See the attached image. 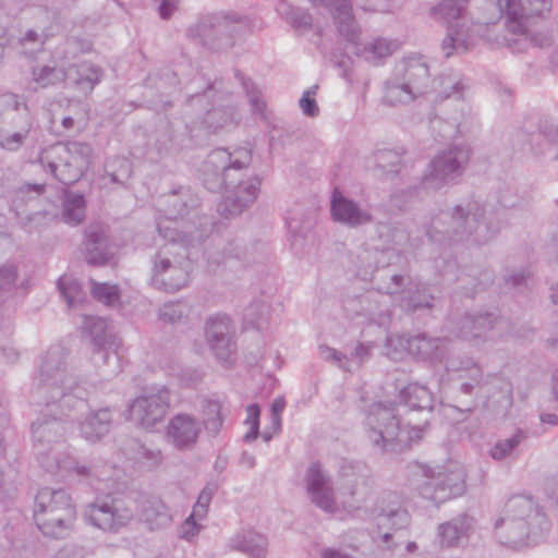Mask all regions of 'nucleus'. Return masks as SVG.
Returning <instances> with one entry per match:
<instances>
[{
	"label": "nucleus",
	"mask_w": 558,
	"mask_h": 558,
	"mask_svg": "<svg viewBox=\"0 0 558 558\" xmlns=\"http://www.w3.org/2000/svg\"><path fill=\"white\" fill-rule=\"evenodd\" d=\"M486 207L475 199H465L450 210H441L433 216L426 228L432 243L441 246L456 243L482 245L490 241L499 231Z\"/></svg>",
	"instance_id": "7ed1b4c3"
},
{
	"label": "nucleus",
	"mask_w": 558,
	"mask_h": 558,
	"mask_svg": "<svg viewBox=\"0 0 558 558\" xmlns=\"http://www.w3.org/2000/svg\"><path fill=\"white\" fill-rule=\"evenodd\" d=\"M202 525L197 520L187 517L182 523L179 532V536L186 541H192L201 531Z\"/></svg>",
	"instance_id": "338daca9"
},
{
	"label": "nucleus",
	"mask_w": 558,
	"mask_h": 558,
	"mask_svg": "<svg viewBox=\"0 0 558 558\" xmlns=\"http://www.w3.org/2000/svg\"><path fill=\"white\" fill-rule=\"evenodd\" d=\"M234 117V110L231 106H222V107H213L209 109L204 118V123L207 125L208 129L213 130L214 132L218 131L219 129L228 125L232 122Z\"/></svg>",
	"instance_id": "09e8293b"
},
{
	"label": "nucleus",
	"mask_w": 558,
	"mask_h": 558,
	"mask_svg": "<svg viewBox=\"0 0 558 558\" xmlns=\"http://www.w3.org/2000/svg\"><path fill=\"white\" fill-rule=\"evenodd\" d=\"M105 168L112 183H123L132 172L130 161L123 157H113L106 162Z\"/></svg>",
	"instance_id": "3c124183"
},
{
	"label": "nucleus",
	"mask_w": 558,
	"mask_h": 558,
	"mask_svg": "<svg viewBox=\"0 0 558 558\" xmlns=\"http://www.w3.org/2000/svg\"><path fill=\"white\" fill-rule=\"evenodd\" d=\"M526 436L522 430H517L508 438L498 439L489 449V457L495 461L514 459L520 445Z\"/></svg>",
	"instance_id": "a19ab883"
},
{
	"label": "nucleus",
	"mask_w": 558,
	"mask_h": 558,
	"mask_svg": "<svg viewBox=\"0 0 558 558\" xmlns=\"http://www.w3.org/2000/svg\"><path fill=\"white\" fill-rule=\"evenodd\" d=\"M404 155L405 150L403 148L378 149L373 156L376 175L391 177L398 174L403 167Z\"/></svg>",
	"instance_id": "72a5a7b5"
},
{
	"label": "nucleus",
	"mask_w": 558,
	"mask_h": 558,
	"mask_svg": "<svg viewBox=\"0 0 558 558\" xmlns=\"http://www.w3.org/2000/svg\"><path fill=\"white\" fill-rule=\"evenodd\" d=\"M189 281V263L187 257L170 267L163 276L156 280L153 284L158 289L168 292H174L185 287Z\"/></svg>",
	"instance_id": "4c0bfd02"
},
{
	"label": "nucleus",
	"mask_w": 558,
	"mask_h": 558,
	"mask_svg": "<svg viewBox=\"0 0 558 558\" xmlns=\"http://www.w3.org/2000/svg\"><path fill=\"white\" fill-rule=\"evenodd\" d=\"M399 78L405 81L418 95L426 92L429 83V68L421 56H412L399 61L393 70Z\"/></svg>",
	"instance_id": "bb28decb"
},
{
	"label": "nucleus",
	"mask_w": 558,
	"mask_h": 558,
	"mask_svg": "<svg viewBox=\"0 0 558 558\" xmlns=\"http://www.w3.org/2000/svg\"><path fill=\"white\" fill-rule=\"evenodd\" d=\"M133 518V512L117 501L93 504L86 513L87 521L94 526L117 532L125 526Z\"/></svg>",
	"instance_id": "4be33fe9"
},
{
	"label": "nucleus",
	"mask_w": 558,
	"mask_h": 558,
	"mask_svg": "<svg viewBox=\"0 0 558 558\" xmlns=\"http://www.w3.org/2000/svg\"><path fill=\"white\" fill-rule=\"evenodd\" d=\"M276 10L294 29L305 32L312 27V16L301 8L291 5L286 0L278 2Z\"/></svg>",
	"instance_id": "79ce46f5"
},
{
	"label": "nucleus",
	"mask_w": 558,
	"mask_h": 558,
	"mask_svg": "<svg viewBox=\"0 0 558 558\" xmlns=\"http://www.w3.org/2000/svg\"><path fill=\"white\" fill-rule=\"evenodd\" d=\"M372 493L371 478L361 468L343 466L341 470V484L339 495L344 510L359 509Z\"/></svg>",
	"instance_id": "6ab92c4d"
},
{
	"label": "nucleus",
	"mask_w": 558,
	"mask_h": 558,
	"mask_svg": "<svg viewBox=\"0 0 558 558\" xmlns=\"http://www.w3.org/2000/svg\"><path fill=\"white\" fill-rule=\"evenodd\" d=\"M29 116L27 105L17 95L12 93L0 95V128Z\"/></svg>",
	"instance_id": "e433bc0d"
},
{
	"label": "nucleus",
	"mask_w": 558,
	"mask_h": 558,
	"mask_svg": "<svg viewBox=\"0 0 558 558\" xmlns=\"http://www.w3.org/2000/svg\"><path fill=\"white\" fill-rule=\"evenodd\" d=\"M259 415L260 409L256 403L250 404L246 408L245 425L250 427L248 432L244 435L243 439L247 442L257 438L259 433Z\"/></svg>",
	"instance_id": "4d7b16f0"
},
{
	"label": "nucleus",
	"mask_w": 558,
	"mask_h": 558,
	"mask_svg": "<svg viewBox=\"0 0 558 558\" xmlns=\"http://www.w3.org/2000/svg\"><path fill=\"white\" fill-rule=\"evenodd\" d=\"M66 351L60 345L50 347L41 356L35 377L37 393L47 407L56 404L70 421H76L81 435L90 442L99 440L109 433L112 413L109 408L90 412L81 420L87 410L86 390L69 372Z\"/></svg>",
	"instance_id": "f257e3e1"
},
{
	"label": "nucleus",
	"mask_w": 558,
	"mask_h": 558,
	"mask_svg": "<svg viewBox=\"0 0 558 558\" xmlns=\"http://www.w3.org/2000/svg\"><path fill=\"white\" fill-rule=\"evenodd\" d=\"M250 27V20L238 13H217L202 17L189 28L192 38L199 39L203 46L213 50L228 48L233 45L235 34Z\"/></svg>",
	"instance_id": "ddd939ff"
},
{
	"label": "nucleus",
	"mask_w": 558,
	"mask_h": 558,
	"mask_svg": "<svg viewBox=\"0 0 558 558\" xmlns=\"http://www.w3.org/2000/svg\"><path fill=\"white\" fill-rule=\"evenodd\" d=\"M251 162L252 150L239 146L232 150L214 149L203 163L202 179L205 187L211 192L223 191L217 211L227 219L241 215L258 197L262 184L259 177L244 173Z\"/></svg>",
	"instance_id": "f03ea898"
},
{
	"label": "nucleus",
	"mask_w": 558,
	"mask_h": 558,
	"mask_svg": "<svg viewBox=\"0 0 558 558\" xmlns=\"http://www.w3.org/2000/svg\"><path fill=\"white\" fill-rule=\"evenodd\" d=\"M475 521L468 514H461L438 526V536L444 547H457L461 539L468 538L474 531Z\"/></svg>",
	"instance_id": "2f4dec72"
},
{
	"label": "nucleus",
	"mask_w": 558,
	"mask_h": 558,
	"mask_svg": "<svg viewBox=\"0 0 558 558\" xmlns=\"http://www.w3.org/2000/svg\"><path fill=\"white\" fill-rule=\"evenodd\" d=\"M470 0H441L429 9V16L439 23L447 25V34L451 26L464 23V31L470 27L468 24L469 11L466 7Z\"/></svg>",
	"instance_id": "c756f323"
},
{
	"label": "nucleus",
	"mask_w": 558,
	"mask_h": 558,
	"mask_svg": "<svg viewBox=\"0 0 558 558\" xmlns=\"http://www.w3.org/2000/svg\"><path fill=\"white\" fill-rule=\"evenodd\" d=\"M169 404L170 392L166 387L151 388L133 401L130 411L144 428H153L165 418Z\"/></svg>",
	"instance_id": "f3484780"
},
{
	"label": "nucleus",
	"mask_w": 558,
	"mask_h": 558,
	"mask_svg": "<svg viewBox=\"0 0 558 558\" xmlns=\"http://www.w3.org/2000/svg\"><path fill=\"white\" fill-rule=\"evenodd\" d=\"M472 150L466 145H450L438 151L428 162L422 177L426 191L437 192L447 185L460 182L471 159Z\"/></svg>",
	"instance_id": "f8f14e48"
},
{
	"label": "nucleus",
	"mask_w": 558,
	"mask_h": 558,
	"mask_svg": "<svg viewBox=\"0 0 558 558\" xmlns=\"http://www.w3.org/2000/svg\"><path fill=\"white\" fill-rule=\"evenodd\" d=\"M216 95L219 96V100H225L227 94L222 92V82L221 81H215L213 84L208 85V87L202 93V94H195L192 95L190 98V101L202 104L203 101H207L215 97Z\"/></svg>",
	"instance_id": "680f3d73"
},
{
	"label": "nucleus",
	"mask_w": 558,
	"mask_h": 558,
	"mask_svg": "<svg viewBox=\"0 0 558 558\" xmlns=\"http://www.w3.org/2000/svg\"><path fill=\"white\" fill-rule=\"evenodd\" d=\"M401 400L411 410H432L430 391L418 384H410L401 391Z\"/></svg>",
	"instance_id": "ea45409f"
},
{
	"label": "nucleus",
	"mask_w": 558,
	"mask_h": 558,
	"mask_svg": "<svg viewBox=\"0 0 558 558\" xmlns=\"http://www.w3.org/2000/svg\"><path fill=\"white\" fill-rule=\"evenodd\" d=\"M520 38L517 40L518 43H527L530 41L535 47L546 48L553 44V38L545 33H535L529 35L526 32L524 35H519Z\"/></svg>",
	"instance_id": "69168bd1"
},
{
	"label": "nucleus",
	"mask_w": 558,
	"mask_h": 558,
	"mask_svg": "<svg viewBox=\"0 0 558 558\" xmlns=\"http://www.w3.org/2000/svg\"><path fill=\"white\" fill-rule=\"evenodd\" d=\"M81 329L90 337L95 347L94 363L96 365L107 364L109 360H114L117 368L112 373L117 374L120 371L118 354L107 349L108 345L112 344V336L108 332L107 320L97 316L82 315Z\"/></svg>",
	"instance_id": "aec40b11"
},
{
	"label": "nucleus",
	"mask_w": 558,
	"mask_h": 558,
	"mask_svg": "<svg viewBox=\"0 0 558 558\" xmlns=\"http://www.w3.org/2000/svg\"><path fill=\"white\" fill-rule=\"evenodd\" d=\"M33 80L39 87H48L60 84L65 80V72L61 68L43 65L32 71Z\"/></svg>",
	"instance_id": "49530a36"
},
{
	"label": "nucleus",
	"mask_w": 558,
	"mask_h": 558,
	"mask_svg": "<svg viewBox=\"0 0 558 558\" xmlns=\"http://www.w3.org/2000/svg\"><path fill=\"white\" fill-rule=\"evenodd\" d=\"M287 227L289 230V233L292 238V245H296L300 240H303L306 238V231L308 230L310 226L301 227L298 222V220L293 217L287 218Z\"/></svg>",
	"instance_id": "774afa93"
},
{
	"label": "nucleus",
	"mask_w": 558,
	"mask_h": 558,
	"mask_svg": "<svg viewBox=\"0 0 558 558\" xmlns=\"http://www.w3.org/2000/svg\"><path fill=\"white\" fill-rule=\"evenodd\" d=\"M550 520L544 509L531 497H511L502 515L496 520L497 541L511 549H521L541 543L549 533Z\"/></svg>",
	"instance_id": "20e7f679"
},
{
	"label": "nucleus",
	"mask_w": 558,
	"mask_h": 558,
	"mask_svg": "<svg viewBox=\"0 0 558 558\" xmlns=\"http://www.w3.org/2000/svg\"><path fill=\"white\" fill-rule=\"evenodd\" d=\"M497 322V316L487 311L470 312L461 316L457 323L456 335L466 341L484 338Z\"/></svg>",
	"instance_id": "cd10ccee"
},
{
	"label": "nucleus",
	"mask_w": 558,
	"mask_h": 558,
	"mask_svg": "<svg viewBox=\"0 0 558 558\" xmlns=\"http://www.w3.org/2000/svg\"><path fill=\"white\" fill-rule=\"evenodd\" d=\"M440 85L442 87L441 94H444L445 98L453 97L456 99H461L463 92L468 87L462 81L451 77H442Z\"/></svg>",
	"instance_id": "052dcab7"
},
{
	"label": "nucleus",
	"mask_w": 558,
	"mask_h": 558,
	"mask_svg": "<svg viewBox=\"0 0 558 558\" xmlns=\"http://www.w3.org/2000/svg\"><path fill=\"white\" fill-rule=\"evenodd\" d=\"M34 519L45 536L68 537L76 519L70 495L63 489L41 488L35 498Z\"/></svg>",
	"instance_id": "6e6552de"
},
{
	"label": "nucleus",
	"mask_w": 558,
	"mask_h": 558,
	"mask_svg": "<svg viewBox=\"0 0 558 558\" xmlns=\"http://www.w3.org/2000/svg\"><path fill=\"white\" fill-rule=\"evenodd\" d=\"M372 354V345L359 342L356 343L354 350L350 354V363L351 367L360 368L365 361L371 357Z\"/></svg>",
	"instance_id": "e2e57ef3"
},
{
	"label": "nucleus",
	"mask_w": 558,
	"mask_h": 558,
	"mask_svg": "<svg viewBox=\"0 0 558 558\" xmlns=\"http://www.w3.org/2000/svg\"><path fill=\"white\" fill-rule=\"evenodd\" d=\"M314 5L332 8V15L339 36L347 43L350 52L375 62L389 57L398 49V43L386 38H376L362 45L360 43L361 31L352 14L349 0H310Z\"/></svg>",
	"instance_id": "0eeeda50"
},
{
	"label": "nucleus",
	"mask_w": 558,
	"mask_h": 558,
	"mask_svg": "<svg viewBox=\"0 0 558 558\" xmlns=\"http://www.w3.org/2000/svg\"><path fill=\"white\" fill-rule=\"evenodd\" d=\"M551 8L550 0H510L505 26L512 35H524L527 31V19L542 16Z\"/></svg>",
	"instance_id": "5701e85b"
},
{
	"label": "nucleus",
	"mask_w": 558,
	"mask_h": 558,
	"mask_svg": "<svg viewBox=\"0 0 558 558\" xmlns=\"http://www.w3.org/2000/svg\"><path fill=\"white\" fill-rule=\"evenodd\" d=\"M447 340L418 333L412 337L389 336L386 340L387 355L399 360L408 352L422 360H441L445 356Z\"/></svg>",
	"instance_id": "2eb2a0df"
},
{
	"label": "nucleus",
	"mask_w": 558,
	"mask_h": 558,
	"mask_svg": "<svg viewBox=\"0 0 558 558\" xmlns=\"http://www.w3.org/2000/svg\"><path fill=\"white\" fill-rule=\"evenodd\" d=\"M33 128L32 117H26L10 125L0 128V146L7 150H17L28 137Z\"/></svg>",
	"instance_id": "473e14b6"
},
{
	"label": "nucleus",
	"mask_w": 558,
	"mask_h": 558,
	"mask_svg": "<svg viewBox=\"0 0 558 558\" xmlns=\"http://www.w3.org/2000/svg\"><path fill=\"white\" fill-rule=\"evenodd\" d=\"M318 86L314 85L307 88L299 100V106L302 112L311 118L317 117L319 113V108L315 100V95Z\"/></svg>",
	"instance_id": "13d9d810"
},
{
	"label": "nucleus",
	"mask_w": 558,
	"mask_h": 558,
	"mask_svg": "<svg viewBox=\"0 0 558 558\" xmlns=\"http://www.w3.org/2000/svg\"><path fill=\"white\" fill-rule=\"evenodd\" d=\"M238 77L248 97L253 111L255 113L263 116L264 110L266 108V104L259 90H257L255 85L250 80H246L243 75H238Z\"/></svg>",
	"instance_id": "6e6d98bb"
},
{
	"label": "nucleus",
	"mask_w": 558,
	"mask_h": 558,
	"mask_svg": "<svg viewBox=\"0 0 558 558\" xmlns=\"http://www.w3.org/2000/svg\"><path fill=\"white\" fill-rule=\"evenodd\" d=\"M304 482L308 499L314 506L327 513L339 510L331 478L319 463L314 462L308 466Z\"/></svg>",
	"instance_id": "a211bd4d"
},
{
	"label": "nucleus",
	"mask_w": 558,
	"mask_h": 558,
	"mask_svg": "<svg viewBox=\"0 0 558 558\" xmlns=\"http://www.w3.org/2000/svg\"><path fill=\"white\" fill-rule=\"evenodd\" d=\"M418 94L395 73L385 82L383 100L389 106L407 105Z\"/></svg>",
	"instance_id": "f704fd0d"
},
{
	"label": "nucleus",
	"mask_w": 558,
	"mask_h": 558,
	"mask_svg": "<svg viewBox=\"0 0 558 558\" xmlns=\"http://www.w3.org/2000/svg\"><path fill=\"white\" fill-rule=\"evenodd\" d=\"M420 496L435 505L459 497L465 492V470L459 463H450L437 470L424 471L417 485Z\"/></svg>",
	"instance_id": "4468645a"
},
{
	"label": "nucleus",
	"mask_w": 558,
	"mask_h": 558,
	"mask_svg": "<svg viewBox=\"0 0 558 558\" xmlns=\"http://www.w3.org/2000/svg\"><path fill=\"white\" fill-rule=\"evenodd\" d=\"M201 433L202 424L195 416L179 413L169 421L166 435L174 448L191 450L196 446Z\"/></svg>",
	"instance_id": "b1692460"
},
{
	"label": "nucleus",
	"mask_w": 558,
	"mask_h": 558,
	"mask_svg": "<svg viewBox=\"0 0 558 558\" xmlns=\"http://www.w3.org/2000/svg\"><path fill=\"white\" fill-rule=\"evenodd\" d=\"M86 202L83 194L64 191L62 219L71 226L80 225L85 218Z\"/></svg>",
	"instance_id": "58836bf2"
},
{
	"label": "nucleus",
	"mask_w": 558,
	"mask_h": 558,
	"mask_svg": "<svg viewBox=\"0 0 558 558\" xmlns=\"http://www.w3.org/2000/svg\"><path fill=\"white\" fill-rule=\"evenodd\" d=\"M450 369L452 371H465L470 378L469 381H464L460 385V391L468 396H473L475 389L478 388L483 383V373L481 367L472 360L461 362L459 367L451 364Z\"/></svg>",
	"instance_id": "c03bdc74"
},
{
	"label": "nucleus",
	"mask_w": 558,
	"mask_h": 558,
	"mask_svg": "<svg viewBox=\"0 0 558 558\" xmlns=\"http://www.w3.org/2000/svg\"><path fill=\"white\" fill-rule=\"evenodd\" d=\"M58 288L69 307H75L83 301V292L77 281L60 278L58 280Z\"/></svg>",
	"instance_id": "603ef678"
},
{
	"label": "nucleus",
	"mask_w": 558,
	"mask_h": 558,
	"mask_svg": "<svg viewBox=\"0 0 558 558\" xmlns=\"http://www.w3.org/2000/svg\"><path fill=\"white\" fill-rule=\"evenodd\" d=\"M530 274L524 270H512L505 275V284L509 290L523 292L527 288Z\"/></svg>",
	"instance_id": "bf43d9fd"
},
{
	"label": "nucleus",
	"mask_w": 558,
	"mask_h": 558,
	"mask_svg": "<svg viewBox=\"0 0 558 558\" xmlns=\"http://www.w3.org/2000/svg\"><path fill=\"white\" fill-rule=\"evenodd\" d=\"M76 84L82 88L92 90L102 76V70L90 63H82L76 66Z\"/></svg>",
	"instance_id": "8fccbe9b"
},
{
	"label": "nucleus",
	"mask_w": 558,
	"mask_h": 558,
	"mask_svg": "<svg viewBox=\"0 0 558 558\" xmlns=\"http://www.w3.org/2000/svg\"><path fill=\"white\" fill-rule=\"evenodd\" d=\"M365 427L369 440L380 450H390L397 441L418 440L423 434V429L420 427L402 428L396 409L381 402L371 405Z\"/></svg>",
	"instance_id": "9b49d317"
},
{
	"label": "nucleus",
	"mask_w": 558,
	"mask_h": 558,
	"mask_svg": "<svg viewBox=\"0 0 558 558\" xmlns=\"http://www.w3.org/2000/svg\"><path fill=\"white\" fill-rule=\"evenodd\" d=\"M93 149L83 142L58 143L45 148L40 165L58 181L69 185L77 182L92 163Z\"/></svg>",
	"instance_id": "1a4fd4ad"
},
{
	"label": "nucleus",
	"mask_w": 558,
	"mask_h": 558,
	"mask_svg": "<svg viewBox=\"0 0 558 558\" xmlns=\"http://www.w3.org/2000/svg\"><path fill=\"white\" fill-rule=\"evenodd\" d=\"M141 517L150 530L162 529L171 523L168 507L158 498H150L142 502Z\"/></svg>",
	"instance_id": "c9c22d12"
},
{
	"label": "nucleus",
	"mask_w": 558,
	"mask_h": 558,
	"mask_svg": "<svg viewBox=\"0 0 558 558\" xmlns=\"http://www.w3.org/2000/svg\"><path fill=\"white\" fill-rule=\"evenodd\" d=\"M268 314V304L264 301L256 300L244 308L243 320L245 325L260 329L267 323Z\"/></svg>",
	"instance_id": "de8ad7c7"
},
{
	"label": "nucleus",
	"mask_w": 558,
	"mask_h": 558,
	"mask_svg": "<svg viewBox=\"0 0 558 558\" xmlns=\"http://www.w3.org/2000/svg\"><path fill=\"white\" fill-rule=\"evenodd\" d=\"M61 414L63 412L60 410ZM66 420H69L66 417ZM65 416L60 418L51 417L50 413H46L38 417L32 424V434L34 446L37 450L38 459L41 465L49 472L61 471L68 474H74L80 478L90 477L95 475L94 468L86 463L77 461L74 457L65 453L59 456L54 448L46 447L51 442H58L68 427Z\"/></svg>",
	"instance_id": "423d86ee"
},
{
	"label": "nucleus",
	"mask_w": 558,
	"mask_h": 558,
	"mask_svg": "<svg viewBox=\"0 0 558 558\" xmlns=\"http://www.w3.org/2000/svg\"><path fill=\"white\" fill-rule=\"evenodd\" d=\"M379 290L390 295L401 291V305L411 311L432 307L434 300L426 286L414 284L402 275H391L389 283L380 286Z\"/></svg>",
	"instance_id": "412c9836"
},
{
	"label": "nucleus",
	"mask_w": 558,
	"mask_h": 558,
	"mask_svg": "<svg viewBox=\"0 0 558 558\" xmlns=\"http://www.w3.org/2000/svg\"><path fill=\"white\" fill-rule=\"evenodd\" d=\"M205 340L217 360L227 362L236 351L235 326L226 314H216L206 319Z\"/></svg>",
	"instance_id": "dca6fc26"
},
{
	"label": "nucleus",
	"mask_w": 558,
	"mask_h": 558,
	"mask_svg": "<svg viewBox=\"0 0 558 558\" xmlns=\"http://www.w3.org/2000/svg\"><path fill=\"white\" fill-rule=\"evenodd\" d=\"M190 314L191 306L183 301L165 303L158 312L159 319L168 324L182 323Z\"/></svg>",
	"instance_id": "a18cd8bd"
},
{
	"label": "nucleus",
	"mask_w": 558,
	"mask_h": 558,
	"mask_svg": "<svg viewBox=\"0 0 558 558\" xmlns=\"http://www.w3.org/2000/svg\"><path fill=\"white\" fill-rule=\"evenodd\" d=\"M117 246L111 243L100 226H89L85 231L84 258L88 265L105 266L114 260Z\"/></svg>",
	"instance_id": "393cba45"
},
{
	"label": "nucleus",
	"mask_w": 558,
	"mask_h": 558,
	"mask_svg": "<svg viewBox=\"0 0 558 558\" xmlns=\"http://www.w3.org/2000/svg\"><path fill=\"white\" fill-rule=\"evenodd\" d=\"M510 0H474L469 11L470 27L464 31V23L449 28L441 40V51L446 58L468 51L477 37L496 40L488 34V28L497 24L502 16L507 19Z\"/></svg>",
	"instance_id": "39448f33"
},
{
	"label": "nucleus",
	"mask_w": 558,
	"mask_h": 558,
	"mask_svg": "<svg viewBox=\"0 0 558 558\" xmlns=\"http://www.w3.org/2000/svg\"><path fill=\"white\" fill-rule=\"evenodd\" d=\"M318 354L323 360L337 365L341 369L345 372H353V367H351L350 363V357L344 353L336 350L335 348L328 347L326 344L319 345Z\"/></svg>",
	"instance_id": "864d4df0"
},
{
	"label": "nucleus",
	"mask_w": 558,
	"mask_h": 558,
	"mask_svg": "<svg viewBox=\"0 0 558 558\" xmlns=\"http://www.w3.org/2000/svg\"><path fill=\"white\" fill-rule=\"evenodd\" d=\"M173 207L180 205L178 213L165 220L157 223V229L165 240L168 242L160 246L158 252L151 258V281L153 283L158 280L165 272L177 263L181 262L186 254V244L191 243L194 239H202L203 234L194 235L191 231H180L178 229V217H183L187 211L185 210L186 204L173 196L171 202Z\"/></svg>",
	"instance_id": "9d476101"
},
{
	"label": "nucleus",
	"mask_w": 558,
	"mask_h": 558,
	"mask_svg": "<svg viewBox=\"0 0 558 558\" xmlns=\"http://www.w3.org/2000/svg\"><path fill=\"white\" fill-rule=\"evenodd\" d=\"M330 211L335 221L350 228H357L373 221V216L366 208H362L359 203L337 190L332 193Z\"/></svg>",
	"instance_id": "a878e982"
},
{
	"label": "nucleus",
	"mask_w": 558,
	"mask_h": 558,
	"mask_svg": "<svg viewBox=\"0 0 558 558\" xmlns=\"http://www.w3.org/2000/svg\"><path fill=\"white\" fill-rule=\"evenodd\" d=\"M92 293L96 300L107 305L119 301L118 287L113 284L92 282Z\"/></svg>",
	"instance_id": "5fc2aeb1"
},
{
	"label": "nucleus",
	"mask_w": 558,
	"mask_h": 558,
	"mask_svg": "<svg viewBox=\"0 0 558 558\" xmlns=\"http://www.w3.org/2000/svg\"><path fill=\"white\" fill-rule=\"evenodd\" d=\"M231 550L245 554L250 558H265L268 541L265 535L254 530H241L233 534L227 544Z\"/></svg>",
	"instance_id": "7c9ffc66"
},
{
	"label": "nucleus",
	"mask_w": 558,
	"mask_h": 558,
	"mask_svg": "<svg viewBox=\"0 0 558 558\" xmlns=\"http://www.w3.org/2000/svg\"><path fill=\"white\" fill-rule=\"evenodd\" d=\"M222 405L217 400L202 402L203 425L209 436L216 437L223 425Z\"/></svg>",
	"instance_id": "37998d69"
},
{
	"label": "nucleus",
	"mask_w": 558,
	"mask_h": 558,
	"mask_svg": "<svg viewBox=\"0 0 558 558\" xmlns=\"http://www.w3.org/2000/svg\"><path fill=\"white\" fill-rule=\"evenodd\" d=\"M411 517L403 508L399 497L396 494H388L383 498L377 514V525L379 530L391 529L401 531L410 525Z\"/></svg>",
	"instance_id": "c85d7f7f"
},
{
	"label": "nucleus",
	"mask_w": 558,
	"mask_h": 558,
	"mask_svg": "<svg viewBox=\"0 0 558 558\" xmlns=\"http://www.w3.org/2000/svg\"><path fill=\"white\" fill-rule=\"evenodd\" d=\"M527 144L532 151L541 155L546 154L547 148L555 147L554 143L541 133L530 134Z\"/></svg>",
	"instance_id": "0e129e2a"
}]
</instances>
